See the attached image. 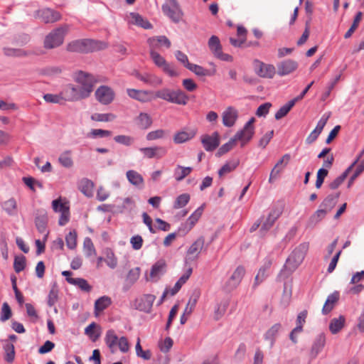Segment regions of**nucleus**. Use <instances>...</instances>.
<instances>
[{"label":"nucleus","mask_w":364,"mask_h":364,"mask_svg":"<svg viewBox=\"0 0 364 364\" xmlns=\"http://www.w3.org/2000/svg\"><path fill=\"white\" fill-rule=\"evenodd\" d=\"M140 268L135 267L130 269L126 277V282L129 286L133 285L139 278L140 276Z\"/></svg>","instance_id":"nucleus-53"},{"label":"nucleus","mask_w":364,"mask_h":364,"mask_svg":"<svg viewBox=\"0 0 364 364\" xmlns=\"http://www.w3.org/2000/svg\"><path fill=\"white\" fill-rule=\"evenodd\" d=\"M4 349L5 351V360L8 363H12L15 358V350L14 345L7 342L6 343L4 344Z\"/></svg>","instance_id":"nucleus-54"},{"label":"nucleus","mask_w":364,"mask_h":364,"mask_svg":"<svg viewBox=\"0 0 364 364\" xmlns=\"http://www.w3.org/2000/svg\"><path fill=\"white\" fill-rule=\"evenodd\" d=\"M297 67L298 63L295 60L288 59L277 65V73L280 76L287 75L296 70Z\"/></svg>","instance_id":"nucleus-21"},{"label":"nucleus","mask_w":364,"mask_h":364,"mask_svg":"<svg viewBox=\"0 0 364 364\" xmlns=\"http://www.w3.org/2000/svg\"><path fill=\"white\" fill-rule=\"evenodd\" d=\"M68 282L70 284L77 286L82 291L89 292L92 289V287L88 284L87 281L82 278H68Z\"/></svg>","instance_id":"nucleus-39"},{"label":"nucleus","mask_w":364,"mask_h":364,"mask_svg":"<svg viewBox=\"0 0 364 364\" xmlns=\"http://www.w3.org/2000/svg\"><path fill=\"white\" fill-rule=\"evenodd\" d=\"M351 171V168H348L341 176L333 180L329 185L331 189H336L345 181L349 173Z\"/></svg>","instance_id":"nucleus-58"},{"label":"nucleus","mask_w":364,"mask_h":364,"mask_svg":"<svg viewBox=\"0 0 364 364\" xmlns=\"http://www.w3.org/2000/svg\"><path fill=\"white\" fill-rule=\"evenodd\" d=\"M71 151L67 150L60 154L58 162L65 168H70L73 166V161L71 157Z\"/></svg>","instance_id":"nucleus-42"},{"label":"nucleus","mask_w":364,"mask_h":364,"mask_svg":"<svg viewBox=\"0 0 364 364\" xmlns=\"http://www.w3.org/2000/svg\"><path fill=\"white\" fill-rule=\"evenodd\" d=\"M245 273V270L243 267L239 266L237 267L230 277L224 283L222 287L223 291L226 292H230L240 284L241 282L244 275Z\"/></svg>","instance_id":"nucleus-8"},{"label":"nucleus","mask_w":364,"mask_h":364,"mask_svg":"<svg viewBox=\"0 0 364 364\" xmlns=\"http://www.w3.org/2000/svg\"><path fill=\"white\" fill-rule=\"evenodd\" d=\"M208 47L213 55L216 56L222 50V46L218 37L212 36L208 41Z\"/></svg>","instance_id":"nucleus-48"},{"label":"nucleus","mask_w":364,"mask_h":364,"mask_svg":"<svg viewBox=\"0 0 364 364\" xmlns=\"http://www.w3.org/2000/svg\"><path fill=\"white\" fill-rule=\"evenodd\" d=\"M154 48H151L150 55L154 64L161 68L167 62L159 53L156 52Z\"/></svg>","instance_id":"nucleus-57"},{"label":"nucleus","mask_w":364,"mask_h":364,"mask_svg":"<svg viewBox=\"0 0 364 364\" xmlns=\"http://www.w3.org/2000/svg\"><path fill=\"white\" fill-rule=\"evenodd\" d=\"M192 170L193 168L191 167H185L181 165H177L174 169L173 176L177 181H181L188 176L191 173Z\"/></svg>","instance_id":"nucleus-38"},{"label":"nucleus","mask_w":364,"mask_h":364,"mask_svg":"<svg viewBox=\"0 0 364 364\" xmlns=\"http://www.w3.org/2000/svg\"><path fill=\"white\" fill-rule=\"evenodd\" d=\"M155 97L162 99L171 103L185 105L188 102L187 95L181 90H173L164 88L155 92Z\"/></svg>","instance_id":"nucleus-4"},{"label":"nucleus","mask_w":364,"mask_h":364,"mask_svg":"<svg viewBox=\"0 0 364 364\" xmlns=\"http://www.w3.org/2000/svg\"><path fill=\"white\" fill-rule=\"evenodd\" d=\"M362 16H363L362 12L359 11L357 13L356 16L354 18L353 23L352 26L348 29V31L345 33L344 37L346 38H348L352 36L353 32L358 28L359 23L362 19Z\"/></svg>","instance_id":"nucleus-60"},{"label":"nucleus","mask_w":364,"mask_h":364,"mask_svg":"<svg viewBox=\"0 0 364 364\" xmlns=\"http://www.w3.org/2000/svg\"><path fill=\"white\" fill-rule=\"evenodd\" d=\"M94 183L89 179L84 178L80 181V189L87 197L93 195Z\"/></svg>","instance_id":"nucleus-43"},{"label":"nucleus","mask_w":364,"mask_h":364,"mask_svg":"<svg viewBox=\"0 0 364 364\" xmlns=\"http://www.w3.org/2000/svg\"><path fill=\"white\" fill-rule=\"evenodd\" d=\"M309 243L304 242L296 247L286 260L279 277H287L302 263L309 250Z\"/></svg>","instance_id":"nucleus-2"},{"label":"nucleus","mask_w":364,"mask_h":364,"mask_svg":"<svg viewBox=\"0 0 364 364\" xmlns=\"http://www.w3.org/2000/svg\"><path fill=\"white\" fill-rule=\"evenodd\" d=\"M255 117H252L249 121L244 125L243 128L237 132L234 135L233 138L235 141L240 143V146H245L251 139L253 138L255 134Z\"/></svg>","instance_id":"nucleus-6"},{"label":"nucleus","mask_w":364,"mask_h":364,"mask_svg":"<svg viewBox=\"0 0 364 364\" xmlns=\"http://www.w3.org/2000/svg\"><path fill=\"white\" fill-rule=\"evenodd\" d=\"M162 11L175 23L179 22L183 14L177 0H166L162 6Z\"/></svg>","instance_id":"nucleus-7"},{"label":"nucleus","mask_w":364,"mask_h":364,"mask_svg":"<svg viewBox=\"0 0 364 364\" xmlns=\"http://www.w3.org/2000/svg\"><path fill=\"white\" fill-rule=\"evenodd\" d=\"M197 133L196 129H188L186 130H181L175 134L173 136V141L176 144H182L193 139Z\"/></svg>","instance_id":"nucleus-25"},{"label":"nucleus","mask_w":364,"mask_h":364,"mask_svg":"<svg viewBox=\"0 0 364 364\" xmlns=\"http://www.w3.org/2000/svg\"><path fill=\"white\" fill-rule=\"evenodd\" d=\"M61 91L65 102H74L81 101L75 84L68 83L65 85Z\"/></svg>","instance_id":"nucleus-19"},{"label":"nucleus","mask_w":364,"mask_h":364,"mask_svg":"<svg viewBox=\"0 0 364 364\" xmlns=\"http://www.w3.org/2000/svg\"><path fill=\"white\" fill-rule=\"evenodd\" d=\"M116 115L112 113H94L90 119L95 122H109L116 119Z\"/></svg>","instance_id":"nucleus-44"},{"label":"nucleus","mask_w":364,"mask_h":364,"mask_svg":"<svg viewBox=\"0 0 364 364\" xmlns=\"http://www.w3.org/2000/svg\"><path fill=\"white\" fill-rule=\"evenodd\" d=\"M139 151L146 159H161L166 154V149L163 146L141 147Z\"/></svg>","instance_id":"nucleus-18"},{"label":"nucleus","mask_w":364,"mask_h":364,"mask_svg":"<svg viewBox=\"0 0 364 364\" xmlns=\"http://www.w3.org/2000/svg\"><path fill=\"white\" fill-rule=\"evenodd\" d=\"M112 135V132L101 129H92L87 134V137L90 139L105 138Z\"/></svg>","instance_id":"nucleus-51"},{"label":"nucleus","mask_w":364,"mask_h":364,"mask_svg":"<svg viewBox=\"0 0 364 364\" xmlns=\"http://www.w3.org/2000/svg\"><path fill=\"white\" fill-rule=\"evenodd\" d=\"M127 20L129 24L136 25L144 28H151V24L138 14H129V15L127 16Z\"/></svg>","instance_id":"nucleus-29"},{"label":"nucleus","mask_w":364,"mask_h":364,"mask_svg":"<svg viewBox=\"0 0 364 364\" xmlns=\"http://www.w3.org/2000/svg\"><path fill=\"white\" fill-rule=\"evenodd\" d=\"M136 122L141 129H147L151 126L153 121L149 114L140 112L136 118Z\"/></svg>","instance_id":"nucleus-33"},{"label":"nucleus","mask_w":364,"mask_h":364,"mask_svg":"<svg viewBox=\"0 0 364 364\" xmlns=\"http://www.w3.org/2000/svg\"><path fill=\"white\" fill-rule=\"evenodd\" d=\"M345 318L342 316L338 318H333L329 325V329L333 334L337 333L344 326Z\"/></svg>","instance_id":"nucleus-49"},{"label":"nucleus","mask_w":364,"mask_h":364,"mask_svg":"<svg viewBox=\"0 0 364 364\" xmlns=\"http://www.w3.org/2000/svg\"><path fill=\"white\" fill-rule=\"evenodd\" d=\"M239 164L238 160H233L227 162L224 164L221 168L218 171V175L220 177H223L226 174L230 173L233 170H235Z\"/></svg>","instance_id":"nucleus-47"},{"label":"nucleus","mask_w":364,"mask_h":364,"mask_svg":"<svg viewBox=\"0 0 364 364\" xmlns=\"http://www.w3.org/2000/svg\"><path fill=\"white\" fill-rule=\"evenodd\" d=\"M326 345V336L323 333L318 334L314 340L309 350V357L311 359H315L318 355L323 350Z\"/></svg>","instance_id":"nucleus-20"},{"label":"nucleus","mask_w":364,"mask_h":364,"mask_svg":"<svg viewBox=\"0 0 364 364\" xmlns=\"http://www.w3.org/2000/svg\"><path fill=\"white\" fill-rule=\"evenodd\" d=\"M26 267V257L23 255L16 256L14 259V268L16 273L23 271Z\"/></svg>","instance_id":"nucleus-63"},{"label":"nucleus","mask_w":364,"mask_h":364,"mask_svg":"<svg viewBox=\"0 0 364 364\" xmlns=\"http://www.w3.org/2000/svg\"><path fill=\"white\" fill-rule=\"evenodd\" d=\"M83 250L87 257L96 255V250L90 237H86L83 242Z\"/></svg>","instance_id":"nucleus-56"},{"label":"nucleus","mask_w":364,"mask_h":364,"mask_svg":"<svg viewBox=\"0 0 364 364\" xmlns=\"http://www.w3.org/2000/svg\"><path fill=\"white\" fill-rule=\"evenodd\" d=\"M295 103L296 102L293 100H291L289 102H288V103L282 106L275 114L276 119H280L282 117H284L294 106Z\"/></svg>","instance_id":"nucleus-55"},{"label":"nucleus","mask_w":364,"mask_h":364,"mask_svg":"<svg viewBox=\"0 0 364 364\" xmlns=\"http://www.w3.org/2000/svg\"><path fill=\"white\" fill-rule=\"evenodd\" d=\"M119 338L114 330L110 329L106 332L105 342L112 353H114L117 350Z\"/></svg>","instance_id":"nucleus-26"},{"label":"nucleus","mask_w":364,"mask_h":364,"mask_svg":"<svg viewBox=\"0 0 364 364\" xmlns=\"http://www.w3.org/2000/svg\"><path fill=\"white\" fill-rule=\"evenodd\" d=\"M229 304V300L223 299L215 305L213 313V318L215 321L220 320L225 315Z\"/></svg>","instance_id":"nucleus-30"},{"label":"nucleus","mask_w":364,"mask_h":364,"mask_svg":"<svg viewBox=\"0 0 364 364\" xmlns=\"http://www.w3.org/2000/svg\"><path fill=\"white\" fill-rule=\"evenodd\" d=\"M237 117L238 112L237 109L229 107L223 113V124L227 127H231L235 124Z\"/></svg>","instance_id":"nucleus-22"},{"label":"nucleus","mask_w":364,"mask_h":364,"mask_svg":"<svg viewBox=\"0 0 364 364\" xmlns=\"http://www.w3.org/2000/svg\"><path fill=\"white\" fill-rule=\"evenodd\" d=\"M148 43L151 48H156L162 46L166 48L171 46L170 41L165 36L150 38L148 40Z\"/></svg>","instance_id":"nucleus-32"},{"label":"nucleus","mask_w":364,"mask_h":364,"mask_svg":"<svg viewBox=\"0 0 364 364\" xmlns=\"http://www.w3.org/2000/svg\"><path fill=\"white\" fill-rule=\"evenodd\" d=\"M66 245L70 250H73L77 245V232L75 230L70 231L65 237Z\"/></svg>","instance_id":"nucleus-61"},{"label":"nucleus","mask_w":364,"mask_h":364,"mask_svg":"<svg viewBox=\"0 0 364 364\" xmlns=\"http://www.w3.org/2000/svg\"><path fill=\"white\" fill-rule=\"evenodd\" d=\"M48 223L47 212L44 209L37 210L35 218V224L37 230L43 233L46 232Z\"/></svg>","instance_id":"nucleus-23"},{"label":"nucleus","mask_w":364,"mask_h":364,"mask_svg":"<svg viewBox=\"0 0 364 364\" xmlns=\"http://www.w3.org/2000/svg\"><path fill=\"white\" fill-rule=\"evenodd\" d=\"M34 17L46 23H50L59 21L61 15L56 11L46 8L35 11Z\"/></svg>","instance_id":"nucleus-12"},{"label":"nucleus","mask_w":364,"mask_h":364,"mask_svg":"<svg viewBox=\"0 0 364 364\" xmlns=\"http://www.w3.org/2000/svg\"><path fill=\"white\" fill-rule=\"evenodd\" d=\"M167 132L163 129H156L149 132L146 135V139L147 141H155L157 139H161L166 137Z\"/></svg>","instance_id":"nucleus-52"},{"label":"nucleus","mask_w":364,"mask_h":364,"mask_svg":"<svg viewBox=\"0 0 364 364\" xmlns=\"http://www.w3.org/2000/svg\"><path fill=\"white\" fill-rule=\"evenodd\" d=\"M327 213H328L320 208L309 218L307 226L311 228L314 227L326 217Z\"/></svg>","instance_id":"nucleus-37"},{"label":"nucleus","mask_w":364,"mask_h":364,"mask_svg":"<svg viewBox=\"0 0 364 364\" xmlns=\"http://www.w3.org/2000/svg\"><path fill=\"white\" fill-rule=\"evenodd\" d=\"M68 31V26L58 27L50 32L44 39L43 45L46 49H53L63 43L65 34Z\"/></svg>","instance_id":"nucleus-5"},{"label":"nucleus","mask_w":364,"mask_h":364,"mask_svg":"<svg viewBox=\"0 0 364 364\" xmlns=\"http://www.w3.org/2000/svg\"><path fill=\"white\" fill-rule=\"evenodd\" d=\"M73 79L76 83L75 85L80 100L87 99L91 96L94 87L98 82L96 76L82 70L74 73Z\"/></svg>","instance_id":"nucleus-1"},{"label":"nucleus","mask_w":364,"mask_h":364,"mask_svg":"<svg viewBox=\"0 0 364 364\" xmlns=\"http://www.w3.org/2000/svg\"><path fill=\"white\" fill-rule=\"evenodd\" d=\"M281 214L282 210L279 208H273L267 217H262L259 219L261 222L259 232L262 236L264 235L272 228Z\"/></svg>","instance_id":"nucleus-10"},{"label":"nucleus","mask_w":364,"mask_h":364,"mask_svg":"<svg viewBox=\"0 0 364 364\" xmlns=\"http://www.w3.org/2000/svg\"><path fill=\"white\" fill-rule=\"evenodd\" d=\"M43 99L46 102L48 103L61 105L65 102L63 96L62 95V91H60L58 94H45L43 95Z\"/></svg>","instance_id":"nucleus-50"},{"label":"nucleus","mask_w":364,"mask_h":364,"mask_svg":"<svg viewBox=\"0 0 364 364\" xmlns=\"http://www.w3.org/2000/svg\"><path fill=\"white\" fill-rule=\"evenodd\" d=\"M272 264V259L270 257L265 258L264 264L262 267L259 269L255 279L254 286H257L259 284L262 282L267 276V270L269 269Z\"/></svg>","instance_id":"nucleus-27"},{"label":"nucleus","mask_w":364,"mask_h":364,"mask_svg":"<svg viewBox=\"0 0 364 364\" xmlns=\"http://www.w3.org/2000/svg\"><path fill=\"white\" fill-rule=\"evenodd\" d=\"M104 254L105 255L104 261L107 265L111 269H115L117 266L118 260L114 252L111 249L107 248L105 250Z\"/></svg>","instance_id":"nucleus-40"},{"label":"nucleus","mask_w":364,"mask_h":364,"mask_svg":"<svg viewBox=\"0 0 364 364\" xmlns=\"http://www.w3.org/2000/svg\"><path fill=\"white\" fill-rule=\"evenodd\" d=\"M122 203L121 205H115V213H122L125 211H130L134 207V201L131 198H125L122 199Z\"/></svg>","instance_id":"nucleus-41"},{"label":"nucleus","mask_w":364,"mask_h":364,"mask_svg":"<svg viewBox=\"0 0 364 364\" xmlns=\"http://www.w3.org/2000/svg\"><path fill=\"white\" fill-rule=\"evenodd\" d=\"M112 304V299L108 296H102L97 299L95 302V314L98 316L99 314L109 307Z\"/></svg>","instance_id":"nucleus-28"},{"label":"nucleus","mask_w":364,"mask_h":364,"mask_svg":"<svg viewBox=\"0 0 364 364\" xmlns=\"http://www.w3.org/2000/svg\"><path fill=\"white\" fill-rule=\"evenodd\" d=\"M97 101L103 105L111 104L115 98V92L113 89L107 85H101L95 92Z\"/></svg>","instance_id":"nucleus-9"},{"label":"nucleus","mask_w":364,"mask_h":364,"mask_svg":"<svg viewBox=\"0 0 364 364\" xmlns=\"http://www.w3.org/2000/svg\"><path fill=\"white\" fill-rule=\"evenodd\" d=\"M126 92L131 99L137 100L141 103L149 102L154 99L153 92L150 90L127 88Z\"/></svg>","instance_id":"nucleus-14"},{"label":"nucleus","mask_w":364,"mask_h":364,"mask_svg":"<svg viewBox=\"0 0 364 364\" xmlns=\"http://www.w3.org/2000/svg\"><path fill=\"white\" fill-rule=\"evenodd\" d=\"M166 262L163 259L157 261L151 267L150 278L152 281L156 282L166 272Z\"/></svg>","instance_id":"nucleus-24"},{"label":"nucleus","mask_w":364,"mask_h":364,"mask_svg":"<svg viewBox=\"0 0 364 364\" xmlns=\"http://www.w3.org/2000/svg\"><path fill=\"white\" fill-rule=\"evenodd\" d=\"M62 70L59 66H50L43 69L42 74L48 77H56L62 73Z\"/></svg>","instance_id":"nucleus-62"},{"label":"nucleus","mask_w":364,"mask_h":364,"mask_svg":"<svg viewBox=\"0 0 364 364\" xmlns=\"http://www.w3.org/2000/svg\"><path fill=\"white\" fill-rule=\"evenodd\" d=\"M189 200H190V195L188 193H183L176 198V201L173 205V208L175 209L181 208L184 207L185 205H186L187 203L189 202Z\"/></svg>","instance_id":"nucleus-59"},{"label":"nucleus","mask_w":364,"mask_h":364,"mask_svg":"<svg viewBox=\"0 0 364 364\" xmlns=\"http://www.w3.org/2000/svg\"><path fill=\"white\" fill-rule=\"evenodd\" d=\"M201 143L207 151H214L220 144V135L217 132L212 134H203L200 138Z\"/></svg>","instance_id":"nucleus-16"},{"label":"nucleus","mask_w":364,"mask_h":364,"mask_svg":"<svg viewBox=\"0 0 364 364\" xmlns=\"http://www.w3.org/2000/svg\"><path fill=\"white\" fill-rule=\"evenodd\" d=\"M127 178L129 183L134 186L142 185L144 179L141 174L134 170H129L127 172Z\"/></svg>","instance_id":"nucleus-46"},{"label":"nucleus","mask_w":364,"mask_h":364,"mask_svg":"<svg viewBox=\"0 0 364 364\" xmlns=\"http://www.w3.org/2000/svg\"><path fill=\"white\" fill-rule=\"evenodd\" d=\"M156 296L153 294H144L134 301V307L141 311L149 313L151 311Z\"/></svg>","instance_id":"nucleus-13"},{"label":"nucleus","mask_w":364,"mask_h":364,"mask_svg":"<svg viewBox=\"0 0 364 364\" xmlns=\"http://www.w3.org/2000/svg\"><path fill=\"white\" fill-rule=\"evenodd\" d=\"M281 329L282 325L280 323H275L264 333V338L269 342L271 348L274 346L275 339Z\"/></svg>","instance_id":"nucleus-31"},{"label":"nucleus","mask_w":364,"mask_h":364,"mask_svg":"<svg viewBox=\"0 0 364 364\" xmlns=\"http://www.w3.org/2000/svg\"><path fill=\"white\" fill-rule=\"evenodd\" d=\"M339 194L328 195L321 203L320 208L326 213L331 211L336 205Z\"/></svg>","instance_id":"nucleus-34"},{"label":"nucleus","mask_w":364,"mask_h":364,"mask_svg":"<svg viewBox=\"0 0 364 364\" xmlns=\"http://www.w3.org/2000/svg\"><path fill=\"white\" fill-rule=\"evenodd\" d=\"M17 202L14 198H11L2 203L3 210L10 216L17 215Z\"/></svg>","instance_id":"nucleus-35"},{"label":"nucleus","mask_w":364,"mask_h":364,"mask_svg":"<svg viewBox=\"0 0 364 364\" xmlns=\"http://www.w3.org/2000/svg\"><path fill=\"white\" fill-rule=\"evenodd\" d=\"M204 206H205L204 204L200 205L187 219L186 223H187V225H189L188 230H191L195 225V224L198 222L199 218L201 217L202 213L204 210Z\"/></svg>","instance_id":"nucleus-45"},{"label":"nucleus","mask_w":364,"mask_h":364,"mask_svg":"<svg viewBox=\"0 0 364 364\" xmlns=\"http://www.w3.org/2000/svg\"><path fill=\"white\" fill-rule=\"evenodd\" d=\"M204 238L200 237L190 246L185 257V266H187L190 262L198 259L199 254L204 247Z\"/></svg>","instance_id":"nucleus-11"},{"label":"nucleus","mask_w":364,"mask_h":364,"mask_svg":"<svg viewBox=\"0 0 364 364\" xmlns=\"http://www.w3.org/2000/svg\"><path fill=\"white\" fill-rule=\"evenodd\" d=\"M107 44L102 41L92 39L76 40L67 45V50L70 52L88 53L102 50Z\"/></svg>","instance_id":"nucleus-3"},{"label":"nucleus","mask_w":364,"mask_h":364,"mask_svg":"<svg viewBox=\"0 0 364 364\" xmlns=\"http://www.w3.org/2000/svg\"><path fill=\"white\" fill-rule=\"evenodd\" d=\"M254 68L257 75L261 77L272 78L275 74L274 65L265 64L258 60L254 61Z\"/></svg>","instance_id":"nucleus-15"},{"label":"nucleus","mask_w":364,"mask_h":364,"mask_svg":"<svg viewBox=\"0 0 364 364\" xmlns=\"http://www.w3.org/2000/svg\"><path fill=\"white\" fill-rule=\"evenodd\" d=\"M338 298L339 294L337 291H335L333 294H330L327 297V299L323 305V307L322 309V313L323 314H328L333 309L334 304L338 300Z\"/></svg>","instance_id":"nucleus-36"},{"label":"nucleus","mask_w":364,"mask_h":364,"mask_svg":"<svg viewBox=\"0 0 364 364\" xmlns=\"http://www.w3.org/2000/svg\"><path fill=\"white\" fill-rule=\"evenodd\" d=\"M114 140L115 142L123 144L124 146H131L134 141V139L132 136L128 135H117L114 137Z\"/></svg>","instance_id":"nucleus-64"},{"label":"nucleus","mask_w":364,"mask_h":364,"mask_svg":"<svg viewBox=\"0 0 364 364\" xmlns=\"http://www.w3.org/2000/svg\"><path fill=\"white\" fill-rule=\"evenodd\" d=\"M132 75L138 80L153 87L159 86L162 84V79L152 73H141L135 70L133 72Z\"/></svg>","instance_id":"nucleus-17"}]
</instances>
